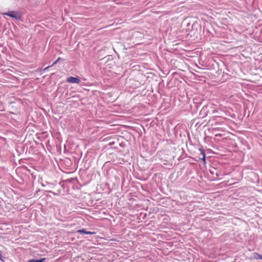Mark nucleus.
I'll use <instances>...</instances> for the list:
<instances>
[{
    "instance_id": "nucleus-9",
    "label": "nucleus",
    "mask_w": 262,
    "mask_h": 262,
    "mask_svg": "<svg viewBox=\"0 0 262 262\" xmlns=\"http://www.w3.org/2000/svg\"><path fill=\"white\" fill-rule=\"evenodd\" d=\"M52 67V66H48V67H47L46 68H45L43 69V70H44V71H46V70H48L50 67Z\"/></svg>"
},
{
    "instance_id": "nucleus-2",
    "label": "nucleus",
    "mask_w": 262,
    "mask_h": 262,
    "mask_svg": "<svg viewBox=\"0 0 262 262\" xmlns=\"http://www.w3.org/2000/svg\"><path fill=\"white\" fill-rule=\"evenodd\" d=\"M67 82L71 83H79L80 82V78L78 77L70 76L67 78Z\"/></svg>"
},
{
    "instance_id": "nucleus-1",
    "label": "nucleus",
    "mask_w": 262,
    "mask_h": 262,
    "mask_svg": "<svg viewBox=\"0 0 262 262\" xmlns=\"http://www.w3.org/2000/svg\"><path fill=\"white\" fill-rule=\"evenodd\" d=\"M4 15H8L12 18H14L17 19H19L20 18V16L18 15V13L16 11H11L8 12L4 13Z\"/></svg>"
},
{
    "instance_id": "nucleus-6",
    "label": "nucleus",
    "mask_w": 262,
    "mask_h": 262,
    "mask_svg": "<svg viewBox=\"0 0 262 262\" xmlns=\"http://www.w3.org/2000/svg\"><path fill=\"white\" fill-rule=\"evenodd\" d=\"M77 232L80 233L86 234V231H85V229H83L78 230L77 231Z\"/></svg>"
},
{
    "instance_id": "nucleus-4",
    "label": "nucleus",
    "mask_w": 262,
    "mask_h": 262,
    "mask_svg": "<svg viewBox=\"0 0 262 262\" xmlns=\"http://www.w3.org/2000/svg\"><path fill=\"white\" fill-rule=\"evenodd\" d=\"M253 258L255 259H262V255L257 252L253 253Z\"/></svg>"
},
{
    "instance_id": "nucleus-8",
    "label": "nucleus",
    "mask_w": 262,
    "mask_h": 262,
    "mask_svg": "<svg viewBox=\"0 0 262 262\" xmlns=\"http://www.w3.org/2000/svg\"><path fill=\"white\" fill-rule=\"evenodd\" d=\"M95 232H91V231H86V234H95Z\"/></svg>"
},
{
    "instance_id": "nucleus-3",
    "label": "nucleus",
    "mask_w": 262,
    "mask_h": 262,
    "mask_svg": "<svg viewBox=\"0 0 262 262\" xmlns=\"http://www.w3.org/2000/svg\"><path fill=\"white\" fill-rule=\"evenodd\" d=\"M199 150L202 155V157H200V159L202 160L204 162H205V152L204 150L202 148H199Z\"/></svg>"
},
{
    "instance_id": "nucleus-7",
    "label": "nucleus",
    "mask_w": 262,
    "mask_h": 262,
    "mask_svg": "<svg viewBox=\"0 0 262 262\" xmlns=\"http://www.w3.org/2000/svg\"><path fill=\"white\" fill-rule=\"evenodd\" d=\"M61 59V58L60 57H58L56 60L55 61H54L51 65V66H53L54 65H55V64H56Z\"/></svg>"
},
{
    "instance_id": "nucleus-5",
    "label": "nucleus",
    "mask_w": 262,
    "mask_h": 262,
    "mask_svg": "<svg viewBox=\"0 0 262 262\" xmlns=\"http://www.w3.org/2000/svg\"><path fill=\"white\" fill-rule=\"evenodd\" d=\"M45 258H42L39 259H31L28 262H43L45 260Z\"/></svg>"
}]
</instances>
